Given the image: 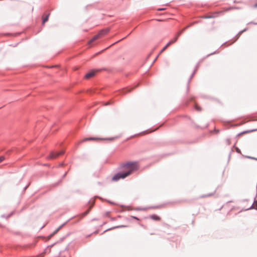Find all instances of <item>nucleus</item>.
Segmentation results:
<instances>
[{"label":"nucleus","mask_w":257,"mask_h":257,"mask_svg":"<svg viewBox=\"0 0 257 257\" xmlns=\"http://www.w3.org/2000/svg\"><path fill=\"white\" fill-rule=\"evenodd\" d=\"M122 167L123 171L114 175L112 178L113 181H117L120 179H124L138 169V166L136 163L131 162L123 164Z\"/></svg>","instance_id":"1"},{"label":"nucleus","mask_w":257,"mask_h":257,"mask_svg":"<svg viewBox=\"0 0 257 257\" xmlns=\"http://www.w3.org/2000/svg\"><path fill=\"white\" fill-rule=\"evenodd\" d=\"M109 32L108 29L106 30H102L100 31L97 35H95L93 38L90 40L88 44L91 45L94 41L95 40L101 38L102 36H104L106 34H107Z\"/></svg>","instance_id":"2"},{"label":"nucleus","mask_w":257,"mask_h":257,"mask_svg":"<svg viewBox=\"0 0 257 257\" xmlns=\"http://www.w3.org/2000/svg\"><path fill=\"white\" fill-rule=\"evenodd\" d=\"M63 151H60L58 153H51L49 156L48 157V159H54L58 157L60 155L63 154Z\"/></svg>","instance_id":"3"},{"label":"nucleus","mask_w":257,"mask_h":257,"mask_svg":"<svg viewBox=\"0 0 257 257\" xmlns=\"http://www.w3.org/2000/svg\"><path fill=\"white\" fill-rule=\"evenodd\" d=\"M98 71H99L98 70H91L90 72H89L88 73H87V74H86V75H85V78L86 79H89V78L93 77L95 75L96 72H98Z\"/></svg>","instance_id":"4"},{"label":"nucleus","mask_w":257,"mask_h":257,"mask_svg":"<svg viewBox=\"0 0 257 257\" xmlns=\"http://www.w3.org/2000/svg\"><path fill=\"white\" fill-rule=\"evenodd\" d=\"M150 218L154 220H155V221H160L161 220V218L160 217H159L155 214L151 215L150 216Z\"/></svg>","instance_id":"5"},{"label":"nucleus","mask_w":257,"mask_h":257,"mask_svg":"<svg viewBox=\"0 0 257 257\" xmlns=\"http://www.w3.org/2000/svg\"><path fill=\"white\" fill-rule=\"evenodd\" d=\"M94 203H95V200L94 199H92V200H91L90 201L89 203L90 204V206L89 207V209L85 212L86 214H87L89 212V210L91 209V208L93 207V205L94 204Z\"/></svg>","instance_id":"6"},{"label":"nucleus","mask_w":257,"mask_h":257,"mask_svg":"<svg viewBox=\"0 0 257 257\" xmlns=\"http://www.w3.org/2000/svg\"><path fill=\"white\" fill-rule=\"evenodd\" d=\"M63 226V225H61L57 229H56L52 234H51L49 236V239H50L51 237H52L54 234L57 233L58 232V231Z\"/></svg>","instance_id":"7"},{"label":"nucleus","mask_w":257,"mask_h":257,"mask_svg":"<svg viewBox=\"0 0 257 257\" xmlns=\"http://www.w3.org/2000/svg\"><path fill=\"white\" fill-rule=\"evenodd\" d=\"M178 39V36H176L173 39L170 41L168 43L169 45H171L176 42Z\"/></svg>","instance_id":"8"},{"label":"nucleus","mask_w":257,"mask_h":257,"mask_svg":"<svg viewBox=\"0 0 257 257\" xmlns=\"http://www.w3.org/2000/svg\"><path fill=\"white\" fill-rule=\"evenodd\" d=\"M170 45H169V44L168 43L163 49L161 51V52H160L159 54H161L163 52H164Z\"/></svg>","instance_id":"9"},{"label":"nucleus","mask_w":257,"mask_h":257,"mask_svg":"<svg viewBox=\"0 0 257 257\" xmlns=\"http://www.w3.org/2000/svg\"><path fill=\"white\" fill-rule=\"evenodd\" d=\"M49 15L47 16L45 18H44L43 20V24H44L48 20Z\"/></svg>","instance_id":"10"},{"label":"nucleus","mask_w":257,"mask_h":257,"mask_svg":"<svg viewBox=\"0 0 257 257\" xmlns=\"http://www.w3.org/2000/svg\"><path fill=\"white\" fill-rule=\"evenodd\" d=\"M97 139L94 138H90L85 139L84 140H83V141H88V140H96Z\"/></svg>","instance_id":"11"},{"label":"nucleus","mask_w":257,"mask_h":257,"mask_svg":"<svg viewBox=\"0 0 257 257\" xmlns=\"http://www.w3.org/2000/svg\"><path fill=\"white\" fill-rule=\"evenodd\" d=\"M110 212H106L104 213V216L105 217H109V215H110Z\"/></svg>","instance_id":"12"},{"label":"nucleus","mask_w":257,"mask_h":257,"mask_svg":"<svg viewBox=\"0 0 257 257\" xmlns=\"http://www.w3.org/2000/svg\"><path fill=\"white\" fill-rule=\"evenodd\" d=\"M195 108L198 111H200L201 110V108L198 106L197 104L195 105Z\"/></svg>","instance_id":"13"},{"label":"nucleus","mask_w":257,"mask_h":257,"mask_svg":"<svg viewBox=\"0 0 257 257\" xmlns=\"http://www.w3.org/2000/svg\"><path fill=\"white\" fill-rule=\"evenodd\" d=\"M5 160V157L4 156L0 157V163L3 162Z\"/></svg>","instance_id":"14"},{"label":"nucleus","mask_w":257,"mask_h":257,"mask_svg":"<svg viewBox=\"0 0 257 257\" xmlns=\"http://www.w3.org/2000/svg\"><path fill=\"white\" fill-rule=\"evenodd\" d=\"M254 205V208L257 209V200L255 201Z\"/></svg>","instance_id":"15"},{"label":"nucleus","mask_w":257,"mask_h":257,"mask_svg":"<svg viewBox=\"0 0 257 257\" xmlns=\"http://www.w3.org/2000/svg\"><path fill=\"white\" fill-rule=\"evenodd\" d=\"M126 227V225H120V226H116L115 228H122V227Z\"/></svg>","instance_id":"16"},{"label":"nucleus","mask_w":257,"mask_h":257,"mask_svg":"<svg viewBox=\"0 0 257 257\" xmlns=\"http://www.w3.org/2000/svg\"><path fill=\"white\" fill-rule=\"evenodd\" d=\"M183 30H182L181 31L178 32V33L177 34V35L176 36H178V37H179V36L181 34V33L183 32Z\"/></svg>","instance_id":"17"},{"label":"nucleus","mask_w":257,"mask_h":257,"mask_svg":"<svg viewBox=\"0 0 257 257\" xmlns=\"http://www.w3.org/2000/svg\"><path fill=\"white\" fill-rule=\"evenodd\" d=\"M183 30H182L181 31L178 32V33L177 34V35L176 36H178V37H179V36L181 34V33L183 32Z\"/></svg>","instance_id":"18"},{"label":"nucleus","mask_w":257,"mask_h":257,"mask_svg":"<svg viewBox=\"0 0 257 257\" xmlns=\"http://www.w3.org/2000/svg\"><path fill=\"white\" fill-rule=\"evenodd\" d=\"M254 8H257V3L253 5Z\"/></svg>","instance_id":"19"},{"label":"nucleus","mask_w":257,"mask_h":257,"mask_svg":"<svg viewBox=\"0 0 257 257\" xmlns=\"http://www.w3.org/2000/svg\"><path fill=\"white\" fill-rule=\"evenodd\" d=\"M110 219H111V220H112V221H114V220H115V218H113V217L110 218Z\"/></svg>","instance_id":"20"},{"label":"nucleus","mask_w":257,"mask_h":257,"mask_svg":"<svg viewBox=\"0 0 257 257\" xmlns=\"http://www.w3.org/2000/svg\"><path fill=\"white\" fill-rule=\"evenodd\" d=\"M133 217L134 218H135V219L139 220V219H138L137 217H134H134Z\"/></svg>","instance_id":"21"},{"label":"nucleus","mask_w":257,"mask_h":257,"mask_svg":"<svg viewBox=\"0 0 257 257\" xmlns=\"http://www.w3.org/2000/svg\"><path fill=\"white\" fill-rule=\"evenodd\" d=\"M188 91V88L187 87V91Z\"/></svg>","instance_id":"22"},{"label":"nucleus","mask_w":257,"mask_h":257,"mask_svg":"<svg viewBox=\"0 0 257 257\" xmlns=\"http://www.w3.org/2000/svg\"><path fill=\"white\" fill-rule=\"evenodd\" d=\"M256 24L257 25V23Z\"/></svg>","instance_id":"23"}]
</instances>
